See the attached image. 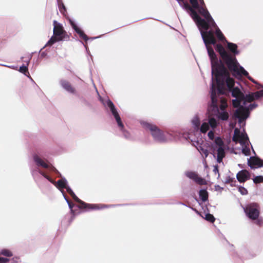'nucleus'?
<instances>
[{"mask_svg":"<svg viewBox=\"0 0 263 263\" xmlns=\"http://www.w3.org/2000/svg\"><path fill=\"white\" fill-rule=\"evenodd\" d=\"M193 124L195 126L196 128H198L200 124V120L198 117H195L192 120Z\"/></svg>","mask_w":263,"mask_h":263,"instance_id":"nucleus-40","label":"nucleus"},{"mask_svg":"<svg viewBox=\"0 0 263 263\" xmlns=\"http://www.w3.org/2000/svg\"><path fill=\"white\" fill-rule=\"evenodd\" d=\"M197 2L199 3V6H205L203 0H197Z\"/></svg>","mask_w":263,"mask_h":263,"instance_id":"nucleus-50","label":"nucleus"},{"mask_svg":"<svg viewBox=\"0 0 263 263\" xmlns=\"http://www.w3.org/2000/svg\"><path fill=\"white\" fill-rule=\"evenodd\" d=\"M253 181L256 184L262 183L263 182V176H256L253 179Z\"/></svg>","mask_w":263,"mask_h":263,"instance_id":"nucleus-39","label":"nucleus"},{"mask_svg":"<svg viewBox=\"0 0 263 263\" xmlns=\"http://www.w3.org/2000/svg\"><path fill=\"white\" fill-rule=\"evenodd\" d=\"M257 106V104L255 103L251 104L249 107L240 106L236 109L234 112V116L238 118L239 123H241L243 120H246L249 116V109L252 110Z\"/></svg>","mask_w":263,"mask_h":263,"instance_id":"nucleus-11","label":"nucleus"},{"mask_svg":"<svg viewBox=\"0 0 263 263\" xmlns=\"http://www.w3.org/2000/svg\"><path fill=\"white\" fill-rule=\"evenodd\" d=\"M229 116V114L227 111L221 112L219 114V118L223 121L227 120Z\"/></svg>","mask_w":263,"mask_h":263,"instance_id":"nucleus-31","label":"nucleus"},{"mask_svg":"<svg viewBox=\"0 0 263 263\" xmlns=\"http://www.w3.org/2000/svg\"><path fill=\"white\" fill-rule=\"evenodd\" d=\"M238 142L242 145H245L247 144L248 145L249 143V138L247 134L241 133L240 136V138Z\"/></svg>","mask_w":263,"mask_h":263,"instance_id":"nucleus-22","label":"nucleus"},{"mask_svg":"<svg viewBox=\"0 0 263 263\" xmlns=\"http://www.w3.org/2000/svg\"><path fill=\"white\" fill-rule=\"evenodd\" d=\"M205 219L211 222H214L215 220V218H214V216L210 213H208L205 215Z\"/></svg>","mask_w":263,"mask_h":263,"instance_id":"nucleus-37","label":"nucleus"},{"mask_svg":"<svg viewBox=\"0 0 263 263\" xmlns=\"http://www.w3.org/2000/svg\"><path fill=\"white\" fill-rule=\"evenodd\" d=\"M106 103H107V106L109 108L112 115L114 116V117L118 123V126L122 129L124 128V125L122 122L121 118H120L117 109H116L114 103H112V102L111 100H108L107 101Z\"/></svg>","mask_w":263,"mask_h":263,"instance_id":"nucleus-14","label":"nucleus"},{"mask_svg":"<svg viewBox=\"0 0 263 263\" xmlns=\"http://www.w3.org/2000/svg\"><path fill=\"white\" fill-rule=\"evenodd\" d=\"M209 124L210 125V126L212 128L214 129L216 127V126L217 125V123L215 118H211L209 119Z\"/></svg>","mask_w":263,"mask_h":263,"instance_id":"nucleus-33","label":"nucleus"},{"mask_svg":"<svg viewBox=\"0 0 263 263\" xmlns=\"http://www.w3.org/2000/svg\"><path fill=\"white\" fill-rule=\"evenodd\" d=\"M180 5H181V3H183L184 0H176Z\"/></svg>","mask_w":263,"mask_h":263,"instance_id":"nucleus-52","label":"nucleus"},{"mask_svg":"<svg viewBox=\"0 0 263 263\" xmlns=\"http://www.w3.org/2000/svg\"><path fill=\"white\" fill-rule=\"evenodd\" d=\"M261 163H262V166H263V160H262V162Z\"/></svg>","mask_w":263,"mask_h":263,"instance_id":"nucleus-54","label":"nucleus"},{"mask_svg":"<svg viewBox=\"0 0 263 263\" xmlns=\"http://www.w3.org/2000/svg\"><path fill=\"white\" fill-rule=\"evenodd\" d=\"M70 24L72 26V28L74 30V31L79 34V37L84 40L85 41H87L88 40V37L87 35L80 28H79L77 25L74 23L73 21L72 20H69Z\"/></svg>","mask_w":263,"mask_h":263,"instance_id":"nucleus-19","label":"nucleus"},{"mask_svg":"<svg viewBox=\"0 0 263 263\" xmlns=\"http://www.w3.org/2000/svg\"><path fill=\"white\" fill-rule=\"evenodd\" d=\"M239 191L241 193L242 195H246L248 194L247 190L242 186H240L239 187Z\"/></svg>","mask_w":263,"mask_h":263,"instance_id":"nucleus-42","label":"nucleus"},{"mask_svg":"<svg viewBox=\"0 0 263 263\" xmlns=\"http://www.w3.org/2000/svg\"><path fill=\"white\" fill-rule=\"evenodd\" d=\"M209 129V124L206 122H204L202 124L200 127V132L202 133H205Z\"/></svg>","mask_w":263,"mask_h":263,"instance_id":"nucleus-30","label":"nucleus"},{"mask_svg":"<svg viewBox=\"0 0 263 263\" xmlns=\"http://www.w3.org/2000/svg\"><path fill=\"white\" fill-rule=\"evenodd\" d=\"M216 50L234 76L237 77L244 76L253 83L257 84V82L249 76V73L239 65L235 57L228 53L221 44L217 45Z\"/></svg>","mask_w":263,"mask_h":263,"instance_id":"nucleus-2","label":"nucleus"},{"mask_svg":"<svg viewBox=\"0 0 263 263\" xmlns=\"http://www.w3.org/2000/svg\"><path fill=\"white\" fill-rule=\"evenodd\" d=\"M0 254L4 256H8V257H10V256H12V252L10 251L7 250V249L2 250L1 251Z\"/></svg>","mask_w":263,"mask_h":263,"instance_id":"nucleus-36","label":"nucleus"},{"mask_svg":"<svg viewBox=\"0 0 263 263\" xmlns=\"http://www.w3.org/2000/svg\"><path fill=\"white\" fill-rule=\"evenodd\" d=\"M59 8L61 13L65 14L66 12V9L63 3H59Z\"/></svg>","mask_w":263,"mask_h":263,"instance_id":"nucleus-38","label":"nucleus"},{"mask_svg":"<svg viewBox=\"0 0 263 263\" xmlns=\"http://www.w3.org/2000/svg\"><path fill=\"white\" fill-rule=\"evenodd\" d=\"M199 196L203 201H206L208 199V193L205 190H201L199 193Z\"/></svg>","mask_w":263,"mask_h":263,"instance_id":"nucleus-25","label":"nucleus"},{"mask_svg":"<svg viewBox=\"0 0 263 263\" xmlns=\"http://www.w3.org/2000/svg\"><path fill=\"white\" fill-rule=\"evenodd\" d=\"M232 91V97L236 99L243 100L244 98V94L240 91L238 87H235L231 89L230 90Z\"/></svg>","mask_w":263,"mask_h":263,"instance_id":"nucleus-21","label":"nucleus"},{"mask_svg":"<svg viewBox=\"0 0 263 263\" xmlns=\"http://www.w3.org/2000/svg\"><path fill=\"white\" fill-rule=\"evenodd\" d=\"M256 221V224L259 226H261L263 224V220L262 219L257 218Z\"/></svg>","mask_w":263,"mask_h":263,"instance_id":"nucleus-46","label":"nucleus"},{"mask_svg":"<svg viewBox=\"0 0 263 263\" xmlns=\"http://www.w3.org/2000/svg\"><path fill=\"white\" fill-rule=\"evenodd\" d=\"M67 202L68 203V205H69V208L70 209L71 212H73L72 208L74 206V204L72 202H70L69 200H67Z\"/></svg>","mask_w":263,"mask_h":263,"instance_id":"nucleus-47","label":"nucleus"},{"mask_svg":"<svg viewBox=\"0 0 263 263\" xmlns=\"http://www.w3.org/2000/svg\"><path fill=\"white\" fill-rule=\"evenodd\" d=\"M253 95V97L254 98V100L258 99L260 97H263V89L259 91H257L255 92H252Z\"/></svg>","mask_w":263,"mask_h":263,"instance_id":"nucleus-34","label":"nucleus"},{"mask_svg":"<svg viewBox=\"0 0 263 263\" xmlns=\"http://www.w3.org/2000/svg\"><path fill=\"white\" fill-rule=\"evenodd\" d=\"M205 22L208 25V28H205L202 27L201 26L197 24L198 27H199L201 34L202 37V39L203 40L204 43L205 45L207 44H213L214 45H215V48H216V40L215 39V37L214 36V32L213 30H209L210 28V26L212 25L214 27H216V24H215V25L212 23V22H208L205 21ZM218 44H217L218 45Z\"/></svg>","mask_w":263,"mask_h":263,"instance_id":"nucleus-5","label":"nucleus"},{"mask_svg":"<svg viewBox=\"0 0 263 263\" xmlns=\"http://www.w3.org/2000/svg\"><path fill=\"white\" fill-rule=\"evenodd\" d=\"M242 101H243V100H240L239 99L233 100L232 101L233 106L235 108L238 107L239 108L241 106L240 103Z\"/></svg>","mask_w":263,"mask_h":263,"instance_id":"nucleus-35","label":"nucleus"},{"mask_svg":"<svg viewBox=\"0 0 263 263\" xmlns=\"http://www.w3.org/2000/svg\"><path fill=\"white\" fill-rule=\"evenodd\" d=\"M60 84L67 91L72 93H75V88L72 86L71 84L68 81L65 80H62L60 81Z\"/></svg>","mask_w":263,"mask_h":263,"instance_id":"nucleus-20","label":"nucleus"},{"mask_svg":"<svg viewBox=\"0 0 263 263\" xmlns=\"http://www.w3.org/2000/svg\"><path fill=\"white\" fill-rule=\"evenodd\" d=\"M189 1L194 10H198V12L204 17L205 19L204 20L205 21L212 22V24L215 25V23L207 10L206 6H199L197 0H189Z\"/></svg>","mask_w":263,"mask_h":263,"instance_id":"nucleus-10","label":"nucleus"},{"mask_svg":"<svg viewBox=\"0 0 263 263\" xmlns=\"http://www.w3.org/2000/svg\"><path fill=\"white\" fill-rule=\"evenodd\" d=\"M199 152L201 154H203L204 155L205 158H206L209 155V151L206 148H204L202 146H199L198 148Z\"/></svg>","mask_w":263,"mask_h":263,"instance_id":"nucleus-32","label":"nucleus"},{"mask_svg":"<svg viewBox=\"0 0 263 263\" xmlns=\"http://www.w3.org/2000/svg\"><path fill=\"white\" fill-rule=\"evenodd\" d=\"M234 181L235 182H236V181H235V180H234V178H231V177H227V179H226V183H231V185H233L232 183H233Z\"/></svg>","mask_w":263,"mask_h":263,"instance_id":"nucleus-43","label":"nucleus"},{"mask_svg":"<svg viewBox=\"0 0 263 263\" xmlns=\"http://www.w3.org/2000/svg\"><path fill=\"white\" fill-rule=\"evenodd\" d=\"M143 127L149 130L154 139L158 142H163L166 141V138L163 132L156 125L147 122L142 123Z\"/></svg>","mask_w":263,"mask_h":263,"instance_id":"nucleus-9","label":"nucleus"},{"mask_svg":"<svg viewBox=\"0 0 263 263\" xmlns=\"http://www.w3.org/2000/svg\"><path fill=\"white\" fill-rule=\"evenodd\" d=\"M57 184L58 187L60 189H65L67 190V188L68 187L66 185V181L64 179H60L58 180Z\"/></svg>","mask_w":263,"mask_h":263,"instance_id":"nucleus-27","label":"nucleus"},{"mask_svg":"<svg viewBox=\"0 0 263 263\" xmlns=\"http://www.w3.org/2000/svg\"><path fill=\"white\" fill-rule=\"evenodd\" d=\"M242 146V153L246 156H250V148L249 147V144L247 145L246 144L245 145H243Z\"/></svg>","mask_w":263,"mask_h":263,"instance_id":"nucleus-29","label":"nucleus"},{"mask_svg":"<svg viewBox=\"0 0 263 263\" xmlns=\"http://www.w3.org/2000/svg\"><path fill=\"white\" fill-rule=\"evenodd\" d=\"M186 176L191 179L194 180L199 185H205L207 184L205 179L201 177L198 174L194 172H189L186 173Z\"/></svg>","mask_w":263,"mask_h":263,"instance_id":"nucleus-15","label":"nucleus"},{"mask_svg":"<svg viewBox=\"0 0 263 263\" xmlns=\"http://www.w3.org/2000/svg\"><path fill=\"white\" fill-rule=\"evenodd\" d=\"M33 159L37 165L42 166L45 168H49L51 171L54 172L55 173H59L58 171L53 166H49L37 155H35L33 157Z\"/></svg>","mask_w":263,"mask_h":263,"instance_id":"nucleus-16","label":"nucleus"},{"mask_svg":"<svg viewBox=\"0 0 263 263\" xmlns=\"http://www.w3.org/2000/svg\"><path fill=\"white\" fill-rule=\"evenodd\" d=\"M254 100V98L253 97V93H249L248 95H246V96L244 95V98L243 101H244L243 104H246V102H251Z\"/></svg>","mask_w":263,"mask_h":263,"instance_id":"nucleus-28","label":"nucleus"},{"mask_svg":"<svg viewBox=\"0 0 263 263\" xmlns=\"http://www.w3.org/2000/svg\"><path fill=\"white\" fill-rule=\"evenodd\" d=\"M121 129L122 130H123V133H124V136H125L126 138H128V137H129V134L127 132H126V131H125V130H123V128H122H122H121Z\"/></svg>","mask_w":263,"mask_h":263,"instance_id":"nucleus-48","label":"nucleus"},{"mask_svg":"<svg viewBox=\"0 0 263 263\" xmlns=\"http://www.w3.org/2000/svg\"><path fill=\"white\" fill-rule=\"evenodd\" d=\"M53 25L54 26L53 35L46 43L45 46H51L56 42L68 40L69 39V35L64 29L61 24L58 23L56 21H54Z\"/></svg>","mask_w":263,"mask_h":263,"instance_id":"nucleus-3","label":"nucleus"},{"mask_svg":"<svg viewBox=\"0 0 263 263\" xmlns=\"http://www.w3.org/2000/svg\"><path fill=\"white\" fill-rule=\"evenodd\" d=\"M262 160L257 157H251L248 161V165L250 166L252 168H255L254 166H256L257 167H262Z\"/></svg>","mask_w":263,"mask_h":263,"instance_id":"nucleus-17","label":"nucleus"},{"mask_svg":"<svg viewBox=\"0 0 263 263\" xmlns=\"http://www.w3.org/2000/svg\"><path fill=\"white\" fill-rule=\"evenodd\" d=\"M212 44L205 45L208 50L209 56L210 58L212 65V73L219 69L223 72H226V67L224 64L220 61L219 62L217 57L214 52V51L211 46Z\"/></svg>","mask_w":263,"mask_h":263,"instance_id":"nucleus-6","label":"nucleus"},{"mask_svg":"<svg viewBox=\"0 0 263 263\" xmlns=\"http://www.w3.org/2000/svg\"><path fill=\"white\" fill-rule=\"evenodd\" d=\"M215 34L217 37V39L221 41H223L226 40V38L223 34V33L221 32L220 30L217 26H216V29L215 31Z\"/></svg>","mask_w":263,"mask_h":263,"instance_id":"nucleus-26","label":"nucleus"},{"mask_svg":"<svg viewBox=\"0 0 263 263\" xmlns=\"http://www.w3.org/2000/svg\"><path fill=\"white\" fill-rule=\"evenodd\" d=\"M67 193L71 196L72 199L78 202L79 204L78 206L80 209H88V210H99L102 209L107 207V205L105 204H89L86 203L80 199L72 191V190L68 187L66 190Z\"/></svg>","mask_w":263,"mask_h":263,"instance_id":"nucleus-7","label":"nucleus"},{"mask_svg":"<svg viewBox=\"0 0 263 263\" xmlns=\"http://www.w3.org/2000/svg\"><path fill=\"white\" fill-rule=\"evenodd\" d=\"M228 48L234 54H237L239 52L237 50V46L234 43H228Z\"/></svg>","mask_w":263,"mask_h":263,"instance_id":"nucleus-23","label":"nucleus"},{"mask_svg":"<svg viewBox=\"0 0 263 263\" xmlns=\"http://www.w3.org/2000/svg\"><path fill=\"white\" fill-rule=\"evenodd\" d=\"M213 172L215 174L218 173L219 174V170H218V165H215L214 166V168L213 169Z\"/></svg>","mask_w":263,"mask_h":263,"instance_id":"nucleus-49","label":"nucleus"},{"mask_svg":"<svg viewBox=\"0 0 263 263\" xmlns=\"http://www.w3.org/2000/svg\"><path fill=\"white\" fill-rule=\"evenodd\" d=\"M9 261V259L7 258L0 257V263H7Z\"/></svg>","mask_w":263,"mask_h":263,"instance_id":"nucleus-45","label":"nucleus"},{"mask_svg":"<svg viewBox=\"0 0 263 263\" xmlns=\"http://www.w3.org/2000/svg\"><path fill=\"white\" fill-rule=\"evenodd\" d=\"M237 179L239 182L242 183L246 182L250 178V173L246 170L239 171L236 175Z\"/></svg>","mask_w":263,"mask_h":263,"instance_id":"nucleus-18","label":"nucleus"},{"mask_svg":"<svg viewBox=\"0 0 263 263\" xmlns=\"http://www.w3.org/2000/svg\"><path fill=\"white\" fill-rule=\"evenodd\" d=\"M205 22L208 25V28H205L202 27L201 26L197 24L198 27H199L201 34L202 37V39L203 40L204 43L205 45L207 44H213L214 45H215V48H216V40L215 39V37L214 36V32L213 30H209L210 28V26L212 25L214 27H216V24H215V25L212 23V22H208L205 21ZM218 44H217L218 45Z\"/></svg>","mask_w":263,"mask_h":263,"instance_id":"nucleus-4","label":"nucleus"},{"mask_svg":"<svg viewBox=\"0 0 263 263\" xmlns=\"http://www.w3.org/2000/svg\"><path fill=\"white\" fill-rule=\"evenodd\" d=\"M214 142L216 145V147L217 146V161L220 163L222 161L223 158L226 156V153L224 148V143L220 137L216 138Z\"/></svg>","mask_w":263,"mask_h":263,"instance_id":"nucleus-13","label":"nucleus"},{"mask_svg":"<svg viewBox=\"0 0 263 263\" xmlns=\"http://www.w3.org/2000/svg\"><path fill=\"white\" fill-rule=\"evenodd\" d=\"M19 71L25 74H26L27 72L28 73V68L25 65L20 67Z\"/></svg>","mask_w":263,"mask_h":263,"instance_id":"nucleus-41","label":"nucleus"},{"mask_svg":"<svg viewBox=\"0 0 263 263\" xmlns=\"http://www.w3.org/2000/svg\"><path fill=\"white\" fill-rule=\"evenodd\" d=\"M42 175H43L45 178H46V179H47L48 180H49V181H51V179H50V177H49L48 176L46 175V174H44V173H42Z\"/></svg>","mask_w":263,"mask_h":263,"instance_id":"nucleus-51","label":"nucleus"},{"mask_svg":"<svg viewBox=\"0 0 263 263\" xmlns=\"http://www.w3.org/2000/svg\"><path fill=\"white\" fill-rule=\"evenodd\" d=\"M240 132L239 129L238 128H236L234 129V134L232 137V140L233 141L237 143L239 141L240 136Z\"/></svg>","mask_w":263,"mask_h":263,"instance_id":"nucleus-24","label":"nucleus"},{"mask_svg":"<svg viewBox=\"0 0 263 263\" xmlns=\"http://www.w3.org/2000/svg\"><path fill=\"white\" fill-rule=\"evenodd\" d=\"M245 211L248 217L252 220H256L259 217V211L256 204L253 203L248 205L246 207Z\"/></svg>","mask_w":263,"mask_h":263,"instance_id":"nucleus-12","label":"nucleus"},{"mask_svg":"<svg viewBox=\"0 0 263 263\" xmlns=\"http://www.w3.org/2000/svg\"><path fill=\"white\" fill-rule=\"evenodd\" d=\"M213 82L211 87V101L214 107L217 106V91L218 95H223L225 91V84L230 90L234 86V80L230 78V73L226 68V72L221 71L219 69L212 73Z\"/></svg>","mask_w":263,"mask_h":263,"instance_id":"nucleus-1","label":"nucleus"},{"mask_svg":"<svg viewBox=\"0 0 263 263\" xmlns=\"http://www.w3.org/2000/svg\"><path fill=\"white\" fill-rule=\"evenodd\" d=\"M208 137L211 140H213L214 138V133L212 130H210L208 134Z\"/></svg>","mask_w":263,"mask_h":263,"instance_id":"nucleus-44","label":"nucleus"},{"mask_svg":"<svg viewBox=\"0 0 263 263\" xmlns=\"http://www.w3.org/2000/svg\"><path fill=\"white\" fill-rule=\"evenodd\" d=\"M184 9L187 11H190V14L193 20L195 21L196 24H198L201 26L202 27L207 28L208 25L205 22V21L197 13V11L194 10V8L191 5L190 6L187 2H184L183 1V3H181V5H180Z\"/></svg>","mask_w":263,"mask_h":263,"instance_id":"nucleus-8","label":"nucleus"},{"mask_svg":"<svg viewBox=\"0 0 263 263\" xmlns=\"http://www.w3.org/2000/svg\"><path fill=\"white\" fill-rule=\"evenodd\" d=\"M225 107H226V106H224V105H222L220 106V108H221L222 110L224 109Z\"/></svg>","mask_w":263,"mask_h":263,"instance_id":"nucleus-53","label":"nucleus"}]
</instances>
